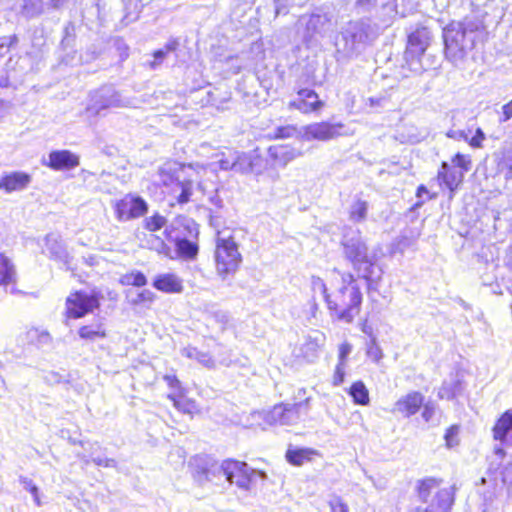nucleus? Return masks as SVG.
Listing matches in <instances>:
<instances>
[{
    "label": "nucleus",
    "mask_w": 512,
    "mask_h": 512,
    "mask_svg": "<svg viewBox=\"0 0 512 512\" xmlns=\"http://www.w3.org/2000/svg\"><path fill=\"white\" fill-rule=\"evenodd\" d=\"M341 286L359 287L356 284V278L352 273H341Z\"/></svg>",
    "instance_id": "864d4df0"
},
{
    "label": "nucleus",
    "mask_w": 512,
    "mask_h": 512,
    "mask_svg": "<svg viewBox=\"0 0 512 512\" xmlns=\"http://www.w3.org/2000/svg\"><path fill=\"white\" fill-rule=\"evenodd\" d=\"M303 133V128L298 129L295 126L287 125V126H279L274 130L275 138H297L301 139V134Z\"/></svg>",
    "instance_id": "c9c22d12"
},
{
    "label": "nucleus",
    "mask_w": 512,
    "mask_h": 512,
    "mask_svg": "<svg viewBox=\"0 0 512 512\" xmlns=\"http://www.w3.org/2000/svg\"><path fill=\"white\" fill-rule=\"evenodd\" d=\"M235 166L234 172L240 174L262 173V158L255 151L240 152L234 151Z\"/></svg>",
    "instance_id": "2eb2a0df"
},
{
    "label": "nucleus",
    "mask_w": 512,
    "mask_h": 512,
    "mask_svg": "<svg viewBox=\"0 0 512 512\" xmlns=\"http://www.w3.org/2000/svg\"><path fill=\"white\" fill-rule=\"evenodd\" d=\"M437 411V405L433 402H427L424 405L422 417L426 422H430L433 420L434 415Z\"/></svg>",
    "instance_id": "49530a36"
},
{
    "label": "nucleus",
    "mask_w": 512,
    "mask_h": 512,
    "mask_svg": "<svg viewBox=\"0 0 512 512\" xmlns=\"http://www.w3.org/2000/svg\"><path fill=\"white\" fill-rule=\"evenodd\" d=\"M378 35L369 19L350 21L337 40V52L344 57H353L365 49Z\"/></svg>",
    "instance_id": "39448f33"
},
{
    "label": "nucleus",
    "mask_w": 512,
    "mask_h": 512,
    "mask_svg": "<svg viewBox=\"0 0 512 512\" xmlns=\"http://www.w3.org/2000/svg\"><path fill=\"white\" fill-rule=\"evenodd\" d=\"M446 135H447V137L453 138L456 140H461V139L467 140L468 139V136L464 130L451 129L446 133Z\"/></svg>",
    "instance_id": "bf43d9fd"
},
{
    "label": "nucleus",
    "mask_w": 512,
    "mask_h": 512,
    "mask_svg": "<svg viewBox=\"0 0 512 512\" xmlns=\"http://www.w3.org/2000/svg\"><path fill=\"white\" fill-rule=\"evenodd\" d=\"M31 182V177L25 172H12L0 179V190L6 193L24 190Z\"/></svg>",
    "instance_id": "412c9836"
},
{
    "label": "nucleus",
    "mask_w": 512,
    "mask_h": 512,
    "mask_svg": "<svg viewBox=\"0 0 512 512\" xmlns=\"http://www.w3.org/2000/svg\"><path fill=\"white\" fill-rule=\"evenodd\" d=\"M114 210L116 218L121 222H126L143 216L148 210V205L139 196L126 195L115 203Z\"/></svg>",
    "instance_id": "9d476101"
},
{
    "label": "nucleus",
    "mask_w": 512,
    "mask_h": 512,
    "mask_svg": "<svg viewBox=\"0 0 512 512\" xmlns=\"http://www.w3.org/2000/svg\"><path fill=\"white\" fill-rule=\"evenodd\" d=\"M166 57V54L161 50H156L153 53V60L149 62V67L151 69H157L163 62L164 58Z\"/></svg>",
    "instance_id": "8fccbe9b"
},
{
    "label": "nucleus",
    "mask_w": 512,
    "mask_h": 512,
    "mask_svg": "<svg viewBox=\"0 0 512 512\" xmlns=\"http://www.w3.org/2000/svg\"><path fill=\"white\" fill-rule=\"evenodd\" d=\"M165 223L166 219L163 216L155 214L145 219V228L149 231H157L161 229Z\"/></svg>",
    "instance_id": "ea45409f"
},
{
    "label": "nucleus",
    "mask_w": 512,
    "mask_h": 512,
    "mask_svg": "<svg viewBox=\"0 0 512 512\" xmlns=\"http://www.w3.org/2000/svg\"><path fill=\"white\" fill-rule=\"evenodd\" d=\"M164 380L173 389H177L180 387V381L177 379L175 375H165Z\"/></svg>",
    "instance_id": "69168bd1"
},
{
    "label": "nucleus",
    "mask_w": 512,
    "mask_h": 512,
    "mask_svg": "<svg viewBox=\"0 0 512 512\" xmlns=\"http://www.w3.org/2000/svg\"><path fill=\"white\" fill-rule=\"evenodd\" d=\"M442 480L434 477L420 479L415 484V493L421 505L411 507L408 512H450L454 504V489L441 487Z\"/></svg>",
    "instance_id": "7ed1b4c3"
},
{
    "label": "nucleus",
    "mask_w": 512,
    "mask_h": 512,
    "mask_svg": "<svg viewBox=\"0 0 512 512\" xmlns=\"http://www.w3.org/2000/svg\"><path fill=\"white\" fill-rule=\"evenodd\" d=\"M199 363L203 364L206 367H213L214 360L207 353L200 352L199 356L196 359Z\"/></svg>",
    "instance_id": "5fc2aeb1"
},
{
    "label": "nucleus",
    "mask_w": 512,
    "mask_h": 512,
    "mask_svg": "<svg viewBox=\"0 0 512 512\" xmlns=\"http://www.w3.org/2000/svg\"><path fill=\"white\" fill-rule=\"evenodd\" d=\"M68 0H47V7L58 9L62 7Z\"/></svg>",
    "instance_id": "774afa93"
},
{
    "label": "nucleus",
    "mask_w": 512,
    "mask_h": 512,
    "mask_svg": "<svg viewBox=\"0 0 512 512\" xmlns=\"http://www.w3.org/2000/svg\"><path fill=\"white\" fill-rule=\"evenodd\" d=\"M458 429L456 427H451L447 430L445 434L446 443L449 447L454 446L455 441L454 438L457 436Z\"/></svg>",
    "instance_id": "6e6d98bb"
},
{
    "label": "nucleus",
    "mask_w": 512,
    "mask_h": 512,
    "mask_svg": "<svg viewBox=\"0 0 512 512\" xmlns=\"http://www.w3.org/2000/svg\"><path fill=\"white\" fill-rule=\"evenodd\" d=\"M423 401L424 397L421 393L416 391L410 392L395 403V411L403 414L405 417H410L417 413Z\"/></svg>",
    "instance_id": "4be33fe9"
},
{
    "label": "nucleus",
    "mask_w": 512,
    "mask_h": 512,
    "mask_svg": "<svg viewBox=\"0 0 512 512\" xmlns=\"http://www.w3.org/2000/svg\"><path fill=\"white\" fill-rule=\"evenodd\" d=\"M218 164L220 169L228 171H234L235 159H234V151H229L227 154H223L222 157L218 160Z\"/></svg>",
    "instance_id": "37998d69"
},
{
    "label": "nucleus",
    "mask_w": 512,
    "mask_h": 512,
    "mask_svg": "<svg viewBox=\"0 0 512 512\" xmlns=\"http://www.w3.org/2000/svg\"><path fill=\"white\" fill-rule=\"evenodd\" d=\"M269 157L279 166L285 167L288 163L303 155L300 149L289 145H273L268 148Z\"/></svg>",
    "instance_id": "aec40b11"
},
{
    "label": "nucleus",
    "mask_w": 512,
    "mask_h": 512,
    "mask_svg": "<svg viewBox=\"0 0 512 512\" xmlns=\"http://www.w3.org/2000/svg\"><path fill=\"white\" fill-rule=\"evenodd\" d=\"M485 136L481 129H477L476 135L470 140V145L473 147H479Z\"/></svg>",
    "instance_id": "680f3d73"
},
{
    "label": "nucleus",
    "mask_w": 512,
    "mask_h": 512,
    "mask_svg": "<svg viewBox=\"0 0 512 512\" xmlns=\"http://www.w3.org/2000/svg\"><path fill=\"white\" fill-rule=\"evenodd\" d=\"M156 298V295L151 290L145 289L137 294L136 298L132 301L133 304H144V303H152Z\"/></svg>",
    "instance_id": "c03bdc74"
},
{
    "label": "nucleus",
    "mask_w": 512,
    "mask_h": 512,
    "mask_svg": "<svg viewBox=\"0 0 512 512\" xmlns=\"http://www.w3.org/2000/svg\"><path fill=\"white\" fill-rule=\"evenodd\" d=\"M18 43L17 36L9 35L0 37V57L6 55L11 47H14Z\"/></svg>",
    "instance_id": "a19ab883"
},
{
    "label": "nucleus",
    "mask_w": 512,
    "mask_h": 512,
    "mask_svg": "<svg viewBox=\"0 0 512 512\" xmlns=\"http://www.w3.org/2000/svg\"><path fill=\"white\" fill-rule=\"evenodd\" d=\"M438 180L445 184V186L451 191L454 192L458 186L462 183L464 178V173L461 170H458L455 167L449 166L447 162H442L441 168L438 171Z\"/></svg>",
    "instance_id": "5701e85b"
},
{
    "label": "nucleus",
    "mask_w": 512,
    "mask_h": 512,
    "mask_svg": "<svg viewBox=\"0 0 512 512\" xmlns=\"http://www.w3.org/2000/svg\"><path fill=\"white\" fill-rule=\"evenodd\" d=\"M44 242L43 253H46L50 259L63 263L69 269L71 257L61 236L55 233L47 234Z\"/></svg>",
    "instance_id": "4468645a"
},
{
    "label": "nucleus",
    "mask_w": 512,
    "mask_h": 512,
    "mask_svg": "<svg viewBox=\"0 0 512 512\" xmlns=\"http://www.w3.org/2000/svg\"><path fill=\"white\" fill-rule=\"evenodd\" d=\"M330 25V17L326 13H312L306 21L303 39L307 44H313L322 38Z\"/></svg>",
    "instance_id": "ddd939ff"
},
{
    "label": "nucleus",
    "mask_w": 512,
    "mask_h": 512,
    "mask_svg": "<svg viewBox=\"0 0 512 512\" xmlns=\"http://www.w3.org/2000/svg\"><path fill=\"white\" fill-rule=\"evenodd\" d=\"M311 288L313 293H320L323 296L324 301H327V296H329L330 292H328L327 286L322 278L318 276H312Z\"/></svg>",
    "instance_id": "58836bf2"
},
{
    "label": "nucleus",
    "mask_w": 512,
    "mask_h": 512,
    "mask_svg": "<svg viewBox=\"0 0 512 512\" xmlns=\"http://www.w3.org/2000/svg\"><path fill=\"white\" fill-rule=\"evenodd\" d=\"M430 31L426 27H418L408 35L405 57L417 58L421 56L430 42Z\"/></svg>",
    "instance_id": "dca6fc26"
},
{
    "label": "nucleus",
    "mask_w": 512,
    "mask_h": 512,
    "mask_svg": "<svg viewBox=\"0 0 512 512\" xmlns=\"http://www.w3.org/2000/svg\"><path fill=\"white\" fill-rule=\"evenodd\" d=\"M352 346L348 343H343L339 348L340 362L344 364L345 358L351 353Z\"/></svg>",
    "instance_id": "052dcab7"
},
{
    "label": "nucleus",
    "mask_w": 512,
    "mask_h": 512,
    "mask_svg": "<svg viewBox=\"0 0 512 512\" xmlns=\"http://www.w3.org/2000/svg\"><path fill=\"white\" fill-rule=\"evenodd\" d=\"M368 355L373 357L375 361H378L382 357V352L380 348L376 345L375 341H372L371 346L368 348L367 351Z\"/></svg>",
    "instance_id": "4d7b16f0"
},
{
    "label": "nucleus",
    "mask_w": 512,
    "mask_h": 512,
    "mask_svg": "<svg viewBox=\"0 0 512 512\" xmlns=\"http://www.w3.org/2000/svg\"><path fill=\"white\" fill-rule=\"evenodd\" d=\"M275 2V14L276 16L283 13L286 14L287 11V5L283 0H274Z\"/></svg>",
    "instance_id": "338daca9"
},
{
    "label": "nucleus",
    "mask_w": 512,
    "mask_h": 512,
    "mask_svg": "<svg viewBox=\"0 0 512 512\" xmlns=\"http://www.w3.org/2000/svg\"><path fill=\"white\" fill-rule=\"evenodd\" d=\"M98 307L99 299L84 292H75L66 300L67 314L72 318H81Z\"/></svg>",
    "instance_id": "9b49d317"
},
{
    "label": "nucleus",
    "mask_w": 512,
    "mask_h": 512,
    "mask_svg": "<svg viewBox=\"0 0 512 512\" xmlns=\"http://www.w3.org/2000/svg\"><path fill=\"white\" fill-rule=\"evenodd\" d=\"M47 382L51 385L59 384L62 382V376L56 372H49L47 374Z\"/></svg>",
    "instance_id": "0e129e2a"
},
{
    "label": "nucleus",
    "mask_w": 512,
    "mask_h": 512,
    "mask_svg": "<svg viewBox=\"0 0 512 512\" xmlns=\"http://www.w3.org/2000/svg\"><path fill=\"white\" fill-rule=\"evenodd\" d=\"M182 170V166L180 163L176 161H167L163 165L158 168V180L157 182L167 188L176 187L177 182H181L179 180V173Z\"/></svg>",
    "instance_id": "6ab92c4d"
},
{
    "label": "nucleus",
    "mask_w": 512,
    "mask_h": 512,
    "mask_svg": "<svg viewBox=\"0 0 512 512\" xmlns=\"http://www.w3.org/2000/svg\"><path fill=\"white\" fill-rule=\"evenodd\" d=\"M176 248L179 255L185 258H194L198 253V245L185 238L177 240Z\"/></svg>",
    "instance_id": "473e14b6"
},
{
    "label": "nucleus",
    "mask_w": 512,
    "mask_h": 512,
    "mask_svg": "<svg viewBox=\"0 0 512 512\" xmlns=\"http://www.w3.org/2000/svg\"><path fill=\"white\" fill-rule=\"evenodd\" d=\"M168 397L174 402V406L177 409L183 411L184 413H191V408H192V404L191 403L185 402V401H182V400H178V399H176L172 395H169Z\"/></svg>",
    "instance_id": "603ef678"
},
{
    "label": "nucleus",
    "mask_w": 512,
    "mask_h": 512,
    "mask_svg": "<svg viewBox=\"0 0 512 512\" xmlns=\"http://www.w3.org/2000/svg\"><path fill=\"white\" fill-rule=\"evenodd\" d=\"M370 106H385L388 103V98L386 96H376V97H370L368 99Z\"/></svg>",
    "instance_id": "13d9d810"
},
{
    "label": "nucleus",
    "mask_w": 512,
    "mask_h": 512,
    "mask_svg": "<svg viewBox=\"0 0 512 512\" xmlns=\"http://www.w3.org/2000/svg\"><path fill=\"white\" fill-rule=\"evenodd\" d=\"M179 46V42L176 39L168 41L161 49L166 55L170 52L175 51Z\"/></svg>",
    "instance_id": "e2e57ef3"
},
{
    "label": "nucleus",
    "mask_w": 512,
    "mask_h": 512,
    "mask_svg": "<svg viewBox=\"0 0 512 512\" xmlns=\"http://www.w3.org/2000/svg\"><path fill=\"white\" fill-rule=\"evenodd\" d=\"M42 164L53 170H70L79 165V157L69 150L52 151L48 161L43 160Z\"/></svg>",
    "instance_id": "f3484780"
},
{
    "label": "nucleus",
    "mask_w": 512,
    "mask_h": 512,
    "mask_svg": "<svg viewBox=\"0 0 512 512\" xmlns=\"http://www.w3.org/2000/svg\"><path fill=\"white\" fill-rule=\"evenodd\" d=\"M453 165L461 169V171L468 172L471 169V160L468 156L457 153L452 159Z\"/></svg>",
    "instance_id": "79ce46f5"
},
{
    "label": "nucleus",
    "mask_w": 512,
    "mask_h": 512,
    "mask_svg": "<svg viewBox=\"0 0 512 512\" xmlns=\"http://www.w3.org/2000/svg\"><path fill=\"white\" fill-rule=\"evenodd\" d=\"M215 259L217 272L223 279L235 273L242 261L237 243L231 235L226 236L225 231L218 232Z\"/></svg>",
    "instance_id": "0eeeda50"
},
{
    "label": "nucleus",
    "mask_w": 512,
    "mask_h": 512,
    "mask_svg": "<svg viewBox=\"0 0 512 512\" xmlns=\"http://www.w3.org/2000/svg\"><path fill=\"white\" fill-rule=\"evenodd\" d=\"M121 283L123 285H132V286H136V287H142L147 284V278L142 272L135 271V272L125 274L121 278Z\"/></svg>",
    "instance_id": "4c0bfd02"
},
{
    "label": "nucleus",
    "mask_w": 512,
    "mask_h": 512,
    "mask_svg": "<svg viewBox=\"0 0 512 512\" xmlns=\"http://www.w3.org/2000/svg\"><path fill=\"white\" fill-rule=\"evenodd\" d=\"M218 475L224 476L228 482L244 490H249L257 477L262 480L267 477L265 472L254 470L247 463L235 460H226L221 465L213 464L210 468L197 471L195 477L200 484H203L206 481H212L213 477Z\"/></svg>",
    "instance_id": "20e7f679"
},
{
    "label": "nucleus",
    "mask_w": 512,
    "mask_h": 512,
    "mask_svg": "<svg viewBox=\"0 0 512 512\" xmlns=\"http://www.w3.org/2000/svg\"><path fill=\"white\" fill-rule=\"evenodd\" d=\"M153 286L165 293H181L183 291L182 280L171 273L158 275L153 281Z\"/></svg>",
    "instance_id": "b1692460"
},
{
    "label": "nucleus",
    "mask_w": 512,
    "mask_h": 512,
    "mask_svg": "<svg viewBox=\"0 0 512 512\" xmlns=\"http://www.w3.org/2000/svg\"><path fill=\"white\" fill-rule=\"evenodd\" d=\"M309 411V398L294 404L275 405L267 415L271 424L294 425Z\"/></svg>",
    "instance_id": "1a4fd4ad"
},
{
    "label": "nucleus",
    "mask_w": 512,
    "mask_h": 512,
    "mask_svg": "<svg viewBox=\"0 0 512 512\" xmlns=\"http://www.w3.org/2000/svg\"><path fill=\"white\" fill-rule=\"evenodd\" d=\"M172 192L177 194L176 198L178 203H187L192 195V183L190 181L177 182L176 187L173 188Z\"/></svg>",
    "instance_id": "72a5a7b5"
},
{
    "label": "nucleus",
    "mask_w": 512,
    "mask_h": 512,
    "mask_svg": "<svg viewBox=\"0 0 512 512\" xmlns=\"http://www.w3.org/2000/svg\"><path fill=\"white\" fill-rule=\"evenodd\" d=\"M512 429V410L506 411L497 421L493 432L496 440H504L508 432Z\"/></svg>",
    "instance_id": "cd10ccee"
},
{
    "label": "nucleus",
    "mask_w": 512,
    "mask_h": 512,
    "mask_svg": "<svg viewBox=\"0 0 512 512\" xmlns=\"http://www.w3.org/2000/svg\"><path fill=\"white\" fill-rule=\"evenodd\" d=\"M45 6H47V1L44 2L43 0H23V12L28 17H34L37 15H40L43 11Z\"/></svg>",
    "instance_id": "f704fd0d"
},
{
    "label": "nucleus",
    "mask_w": 512,
    "mask_h": 512,
    "mask_svg": "<svg viewBox=\"0 0 512 512\" xmlns=\"http://www.w3.org/2000/svg\"><path fill=\"white\" fill-rule=\"evenodd\" d=\"M16 271L11 260L0 253V285H8L15 281Z\"/></svg>",
    "instance_id": "a878e982"
},
{
    "label": "nucleus",
    "mask_w": 512,
    "mask_h": 512,
    "mask_svg": "<svg viewBox=\"0 0 512 512\" xmlns=\"http://www.w3.org/2000/svg\"><path fill=\"white\" fill-rule=\"evenodd\" d=\"M341 247L344 258L348 260L353 269L367 283L368 289H376L382 278V270L376 264V258L369 252V248L358 229L345 228Z\"/></svg>",
    "instance_id": "f03ea898"
},
{
    "label": "nucleus",
    "mask_w": 512,
    "mask_h": 512,
    "mask_svg": "<svg viewBox=\"0 0 512 512\" xmlns=\"http://www.w3.org/2000/svg\"><path fill=\"white\" fill-rule=\"evenodd\" d=\"M101 449L100 445L98 443L91 444L90 447V457L91 461L97 465L102 467H111L116 468L117 467V461L113 458H107V457H101V456H94L97 450Z\"/></svg>",
    "instance_id": "e433bc0d"
},
{
    "label": "nucleus",
    "mask_w": 512,
    "mask_h": 512,
    "mask_svg": "<svg viewBox=\"0 0 512 512\" xmlns=\"http://www.w3.org/2000/svg\"><path fill=\"white\" fill-rule=\"evenodd\" d=\"M350 395L354 402L359 405H367L369 403V393L363 382H355L350 388Z\"/></svg>",
    "instance_id": "2f4dec72"
},
{
    "label": "nucleus",
    "mask_w": 512,
    "mask_h": 512,
    "mask_svg": "<svg viewBox=\"0 0 512 512\" xmlns=\"http://www.w3.org/2000/svg\"><path fill=\"white\" fill-rule=\"evenodd\" d=\"M362 293L359 287L340 286L327 296L326 305L332 318L345 323L353 322L359 314Z\"/></svg>",
    "instance_id": "423d86ee"
},
{
    "label": "nucleus",
    "mask_w": 512,
    "mask_h": 512,
    "mask_svg": "<svg viewBox=\"0 0 512 512\" xmlns=\"http://www.w3.org/2000/svg\"><path fill=\"white\" fill-rule=\"evenodd\" d=\"M344 364L342 362H339V364L336 366V370L333 377V384L335 386L340 385L344 380Z\"/></svg>",
    "instance_id": "3c124183"
},
{
    "label": "nucleus",
    "mask_w": 512,
    "mask_h": 512,
    "mask_svg": "<svg viewBox=\"0 0 512 512\" xmlns=\"http://www.w3.org/2000/svg\"><path fill=\"white\" fill-rule=\"evenodd\" d=\"M18 480L19 483L23 486V488L30 492L31 494H36L39 492V488L36 486L32 479L20 475Z\"/></svg>",
    "instance_id": "de8ad7c7"
},
{
    "label": "nucleus",
    "mask_w": 512,
    "mask_h": 512,
    "mask_svg": "<svg viewBox=\"0 0 512 512\" xmlns=\"http://www.w3.org/2000/svg\"><path fill=\"white\" fill-rule=\"evenodd\" d=\"M382 1V9L386 12V14L391 18L395 13V5L386 0ZM378 0H356L355 6L362 12H367L376 7Z\"/></svg>",
    "instance_id": "c85d7f7f"
},
{
    "label": "nucleus",
    "mask_w": 512,
    "mask_h": 512,
    "mask_svg": "<svg viewBox=\"0 0 512 512\" xmlns=\"http://www.w3.org/2000/svg\"><path fill=\"white\" fill-rule=\"evenodd\" d=\"M485 32L483 17L470 15L452 22L443 30L445 54L455 66L460 65Z\"/></svg>",
    "instance_id": "f257e3e1"
},
{
    "label": "nucleus",
    "mask_w": 512,
    "mask_h": 512,
    "mask_svg": "<svg viewBox=\"0 0 512 512\" xmlns=\"http://www.w3.org/2000/svg\"><path fill=\"white\" fill-rule=\"evenodd\" d=\"M331 512H349L348 505L338 496H333L329 501Z\"/></svg>",
    "instance_id": "a18cd8bd"
},
{
    "label": "nucleus",
    "mask_w": 512,
    "mask_h": 512,
    "mask_svg": "<svg viewBox=\"0 0 512 512\" xmlns=\"http://www.w3.org/2000/svg\"><path fill=\"white\" fill-rule=\"evenodd\" d=\"M502 111L499 115V122L504 123L512 119V100L502 106Z\"/></svg>",
    "instance_id": "09e8293b"
},
{
    "label": "nucleus",
    "mask_w": 512,
    "mask_h": 512,
    "mask_svg": "<svg viewBox=\"0 0 512 512\" xmlns=\"http://www.w3.org/2000/svg\"><path fill=\"white\" fill-rule=\"evenodd\" d=\"M324 343V335L315 331L313 334H309L304 343L301 345L300 351L302 356L307 361H314L317 357L320 347Z\"/></svg>",
    "instance_id": "393cba45"
},
{
    "label": "nucleus",
    "mask_w": 512,
    "mask_h": 512,
    "mask_svg": "<svg viewBox=\"0 0 512 512\" xmlns=\"http://www.w3.org/2000/svg\"><path fill=\"white\" fill-rule=\"evenodd\" d=\"M311 454H314V451L310 449H288L286 452V459L289 463L300 466L306 460H310Z\"/></svg>",
    "instance_id": "7c9ffc66"
},
{
    "label": "nucleus",
    "mask_w": 512,
    "mask_h": 512,
    "mask_svg": "<svg viewBox=\"0 0 512 512\" xmlns=\"http://www.w3.org/2000/svg\"><path fill=\"white\" fill-rule=\"evenodd\" d=\"M78 335L81 339L87 341H95L97 339H103L107 336L103 324L96 323L91 325H84L79 328Z\"/></svg>",
    "instance_id": "bb28decb"
},
{
    "label": "nucleus",
    "mask_w": 512,
    "mask_h": 512,
    "mask_svg": "<svg viewBox=\"0 0 512 512\" xmlns=\"http://www.w3.org/2000/svg\"><path fill=\"white\" fill-rule=\"evenodd\" d=\"M368 212V203L364 200L357 199L349 209V218L353 222H362L366 219Z\"/></svg>",
    "instance_id": "c756f323"
},
{
    "label": "nucleus",
    "mask_w": 512,
    "mask_h": 512,
    "mask_svg": "<svg viewBox=\"0 0 512 512\" xmlns=\"http://www.w3.org/2000/svg\"><path fill=\"white\" fill-rule=\"evenodd\" d=\"M342 124H330L327 122L313 123L303 127L301 140L328 141L342 135Z\"/></svg>",
    "instance_id": "f8f14e48"
},
{
    "label": "nucleus",
    "mask_w": 512,
    "mask_h": 512,
    "mask_svg": "<svg viewBox=\"0 0 512 512\" xmlns=\"http://www.w3.org/2000/svg\"><path fill=\"white\" fill-rule=\"evenodd\" d=\"M322 106L323 102L319 100L317 93L311 89L299 90L297 99L289 103L290 109H297L302 113L317 111Z\"/></svg>",
    "instance_id": "a211bd4d"
},
{
    "label": "nucleus",
    "mask_w": 512,
    "mask_h": 512,
    "mask_svg": "<svg viewBox=\"0 0 512 512\" xmlns=\"http://www.w3.org/2000/svg\"><path fill=\"white\" fill-rule=\"evenodd\" d=\"M126 101L113 86H103L94 91L86 108L89 116H98L103 110L126 106Z\"/></svg>",
    "instance_id": "6e6552de"
}]
</instances>
